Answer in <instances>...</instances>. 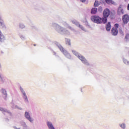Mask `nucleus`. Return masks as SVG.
Segmentation results:
<instances>
[{
    "label": "nucleus",
    "mask_w": 129,
    "mask_h": 129,
    "mask_svg": "<svg viewBox=\"0 0 129 129\" xmlns=\"http://www.w3.org/2000/svg\"><path fill=\"white\" fill-rule=\"evenodd\" d=\"M120 127L122 128H125V124H121L120 125Z\"/></svg>",
    "instance_id": "21"
},
{
    "label": "nucleus",
    "mask_w": 129,
    "mask_h": 129,
    "mask_svg": "<svg viewBox=\"0 0 129 129\" xmlns=\"http://www.w3.org/2000/svg\"><path fill=\"white\" fill-rule=\"evenodd\" d=\"M82 62L84 63V64H86L87 65H89V63H88V62L87 61V60H86L84 57L82 55H79L78 57Z\"/></svg>",
    "instance_id": "5"
},
{
    "label": "nucleus",
    "mask_w": 129,
    "mask_h": 129,
    "mask_svg": "<svg viewBox=\"0 0 129 129\" xmlns=\"http://www.w3.org/2000/svg\"><path fill=\"white\" fill-rule=\"evenodd\" d=\"M72 53H73V54H74V55L77 56V57H79V55H80L77 51H76L75 50H72Z\"/></svg>",
    "instance_id": "15"
},
{
    "label": "nucleus",
    "mask_w": 129,
    "mask_h": 129,
    "mask_svg": "<svg viewBox=\"0 0 129 129\" xmlns=\"http://www.w3.org/2000/svg\"><path fill=\"white\" fill-rule=\"evenodd\" d=\"M125 39L126 40H127V39H129V34H126V36L125 37Z\"/></svg>",
    "instance_id": "23"
},
{
    "label": "nucleus",
    "mask_w": 129,
    "mask_h": 129,
    "mask_svg": "<svg viewBox=\"0 0 129 129\" xmlns=\"http://www.w3.org/2000/svg\"><path fill=\"white\" fill-rule=\"evenodd\" d=\"M0 110L1 111H6V110H5V109H4L3 108H0Z\"/></svg>",
    "instance_id": "24"
},
{
    "label": "nucleus",
    "mask_w": 129,
    "mask_h": 129,
    "mask_svg": "<svg viewBox=\"0 0 129 129\" xmlns=\"http://www.w3.org/2000/svg\"><path fill=\"white\" fill-rule=\"evenodd\" d=\"M91 14L93 15L95 14L96 13H97V9L94 8L91 10Z\"/></svg>",
    "instance_id": "14"
},
{
    "label": "nucleus",
    "mask_w": 129,
    "mask_h": 129,
    "mask_svg": "<svg viewBox=\"0 0 129 129\" xmlns=\"http://www.w3.org/2000/svg\"><path fill=\"white\" fill-rule=\"evenodd\" d=\"M79 28H81V29H82V30H83V27H82V26H81V25H79Z\"/></svg>",
    "instance_id": "25"
},
{
    "label": "nucleus",
    "mask_w": 129,
    "mask_h": 129,
    "mask_svg": "<svg viewBox=\"0 0 129 129\" xmlns=\"http://www.w3.org/2000/svg\"><path fill=\"white\" fill-rule=\"evenodd\" d=\"M0 24H1V26L4 28L5 27V24H4V21L2 20V18L0 17Z\"/></svg>",
    "instance_id": "16"
},
{
    "label": "nucleus",
    "mask_w": 129,
    "mask_h": 129,
    "mask_svg": "<svg viewBox=\"0 0 129 129\" xmlns=\"http://www.w3.org/2000/svg\"><path fill=\"white\" fill-rule=\"evenodd\" d=\"M123 61L124 64H126V65H129V61L127 60V59H123Z\"/></svg>",
    "instance_id": "17"
},
{
    "label": "nucleus",
    "mask_w": 129,
    "mask_h": 129,
    "mask_svg": "<svg viewBox=\"0 0 129 129\" xmlns=\"http://www.w3.org/2000/svg\"><path fill=\"white\" fill-rule=\"evenodd\" d=\"M25 115V117H26V118H27V119H28V120H29L30 122H32V121H33V119H32V118H31V117L30 116L29 113L26 112Z\"/></svg>",
    "instance_id": "7"
},
{
    "label": "nucleus",
    "mask_w": 129,
    "mask_h": 129,
    "mask_svg": "<svg viewBox=\"0 0 129 129\" xmlns=\"http://www.w3.org/2000/svg\"><path fill=\"white\" fill-rule=\"evenodd\" d=\"M110 29H111V25H110V22H108L106 26V31H110Z\"/></svg>",
    "instance_id": "9"
},
{
    "label": "nucleus",
    "mask_w": 129,
    "mask_h": 129,
    "mask_svg": "<svg viewBox=\"0 0 129 129\" xmlns=\"http://www.w3.org/2000/svg\"><path fill=\"white\" fill-rule=\"evenodd\" d=\"M111 33L113 36H116L118 33V30L116 28H112Z\"/></svg>",
    "instance_id": "6"
},
{
    "label": "nucleus",
    "mask_w": 129,
    "mask_h": 129,
    "mask_svg": "<svg viewBox=\"0 0 129 129\" xmlns=\"http://www.w3.org/2000/svg\"><path fill=\"white\" fill-rule=\"evenodd\" d=\"M3 41H5V36L0 30V42H3Z\"/></svg>",
    "instance_id": "10"
},
{
    "label": "nucleus",
    "mask_w": 129,
    "mask_h": 129,
    "mask_svg": "<svg viewBox=\"0 0 129 129\" xmlns=\"http://www.w3.org/2000/svg\"><path fill=\"white\" fill-rule=\"evenodd\" d=\"M21 90L24 96V98H25V100L26 101H28V97H27V95H26V93L25 92V91H24V90L23 89H21Z\"/></svg>",
    "instance_id": "11"
},
{
    "label": "nucleus",
    "mask_w": 129,
    "mask_h": 129,
    "mask_svg": "<svg viewBox=\"0 0 129 129\" xmlns=\"http://www.w3.org/2000/svg\"><path fill=\"white\" fill-rule=\"evenodd\" d=\"M59 50H60L61 52H62L63 54H64L66 57H68V56L70 57V54H69V53H68V52H67V51H66V50H65V49H64L63 47L59 46Z\"/></svg>",
    "instance_id": "4"
},
{
    "label": "nucleus",
    "mask_w": 129,
    "mask_h": 129,
    "mask_svg": "<svg viewBox=\"0 0 129 129\" xmlns=\"http://www.w3.org/2000/svg\"><path fill=\"white\" fill-rule=\"evenodd\" d=\"M67 44H68V45H71V43L70 42V40L68 39L67 41Z\"/></svg>",
    "instance_id": "22"
},
{
    "label": "nucleus",
    "mask_w": 129,
    "mask_h": 129,
    "mask_svg": "<svg viewBox=\"0 0 129 129\" xmlns=\"http://www.w3.org/2000/svg\"><path fill=\"white\" fill-rule=\"evenodd\" d=\"M113 28H114L115 29H118V24L117 23H116L115 25H114V27H113Z\"/></svg>",
    "instance_id": "20"
},
{
    "label": "nucleus",
    "mask_w": 129,
    "mask_h": 129,
    "mask_svg": "<svg viewBox=\"0 0 129 129\" xmlns=\"http://www.w3.org/2000/svg\"><path fill=\"white\" fill-rule=\"evenodd\" d=\"M69 29H71V27H69Z\"/></svg>",
    "instance_id": "28"
},
{
    "label": "nucleus",
    "mask_w": 129,
    "mask_h": 129,
    "mask_svg": "<svg viewBox=\"0 0 129 129\" xmlns=\"http://www.w3.org/2000/svg\"><path fill=\"white\" fill-rule=\"evenodd\" d=\"M47 124L49 129H55V128H54V126H53V124H52V123L50 122H47Z\"/></svg>",
    "instance_id": "12"
},
{
    "label": "nucleus",
    "mask_w": 129,
    "mask_h": 129,
    "mask_svg": "<svg viewBox=\"0 0 129 129\" xmlns=\"http://www.w3.org/2000/svg\"><path fill=\"white\" fill-rule=\"evenodd\" d=\"M127 9L129 11V4L127 5Z\"/></svg>",
    "instance_id": "27"
},
{
    "label": "nucleus",
    "mask_w": 129,
    "mask_h": 129,
    "mask_svg": "<svg viewBox=\"0 0 129 129\" xmlns=\"http://www.w3.org/2000/svg\"><path fill=\"white\" fill-rule=\"evenodd\" d=\"M122 21L123 24H124V25H126V24H127V23H128V22H129L128 15H127V14L124 15L122 16Z\"/></svg>",
    "instance_id": "3"
},
{
    "label": "nucleus",
    "mask_w": 129,
    "mask_h": 129,
    "mask_svg": "<svg viewBox=\"0 0 129 129\" xmlns=\"http://www.w3.org/2000/svg\"><path fill=\"white\" fill-rule=\"evenodd\" d=\"M2 93H3V94H4V95H5V97H7V91H6V90L3 89Z\"/></svg>",
    "instance_id": "18"
},
{
    "label": "nucleus",
    "mask_w": 129,
    "mask_h": 129,
    "mask_svg": "<svg viewBox=\"0 0 129 129\" xmlns=\"http://www.w3.org/2000/svg\"><path fill=\"white\" fill-rule=\"evenodd\" d=\"M91 20L94 23H96V24H101L102 23L106 24V23H107V19L101 18L98 16H92Z\"/></svg>",
    "instance_id": "1"
},
{
    "label": "nucleus",
    "mask_w": 129,
    "mask_h": 129,
    "mask_svg": "<svg viewBox=\"0 0 129 129\" xmlns=\"http://www.w3.org/2000/svg\"><path fill=\"white\" fill-rule=\"evenodd\" d=\"M80 1H81L82 3H85V2H86V0H80Z\"/></svg>",
    "instance_id": "26"
},
{
    "label": "nucleus",
    "mask_w": 129,
    "mask_h": 129,
    "mask_svg": "<svg viewBox=\"0 0 129 129\" xmlns=\"http://www.w3.org/2000/svg\"><path fill=\"white\" fill-rule=\"evenodd\" d=\"M99 4H98V1H95L94 4V7H98Z\"/></svg>",
    "instance_id": "19"
},
{
    "label": "nucleus",
    "mask_w": 129,
    "mask_h": 129,
    "mask_svg": "<svg viewBox=\"0 0 129 129\" xmlns=\"http://www.w3.org/2000/svg\"><path fill=\"white\" fill-rule=\"evenodd\" d=\"M109 15H110V11L109 10L107 9H105L103 13V19H107V18L109 17Z\"/></svg>",
    "instance_id": "2"
},
{
    "label": "nucleus",
    "mask_w": 129,
    "mask_h": 129,
    "mask_svg": "<svg viewBox=\"0 0 129 129\" xmlns=\"http://www.w3.org/2000/svg\"><path fill=\"white\" fill-rule=\"evenodd\" d=\"M106 4L108 5H114L115 3L113 2L112 0H105Z\"/></svg>",
    "instance_id": "13"
},
{
    "label": "nucleus",
    "mask_w": 129,
    "mask_h": 129,
    "mask_svg": "<svg viewBox=\"0 0 129 129\" xmlns=\"http://www.w3.org/2000/svg\"><path fill=\"white\" fill-rule=\"evenodd\" d=\"M118 14H122L123 15L124 14V11H123V9L121 7H119L118 9Z\"/></svg>",
    "instance_id": "8"
}]
</instances>
